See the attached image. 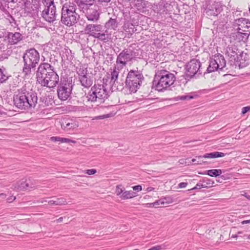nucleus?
I'll return each mask as SVG.
<instances>
[{
  "label": "nucleus",
  "instance_id": "34",
  "mask_svg": "<svg viewBox=\"0 0 250 250\" xmlns=\"http://www.w3.org/2000/svg\"><path fill=\"white\" fill-rule=\"evenodd\" d=\"M26 180L25 181H21L20 183H18L15 185L14 189L17 190H26Z\"/></svg>",
  "mask_w": 250,
  "mask_h": 250
},
{
  "label": "nucleus",
  "instance_id": "58",
  "mask_svg": "<svg viewBox=\"0 0 250 250\" xmlns=\"http://www.w3.org/2000/svg\"><path fill=\"white\" fill-rule=\"evenodd\" d=\"M248 223H250V220H244L242 222V224H246Z\"/></svg>",
  "mask_w": 250,
  "mask_h": 250
},
{
  "label": "nucleus",
  "instance_id": "46",
  "mask_svg": "<svg viewBox=\"0 0 250 250\" xmlns=\"http://www.w3.org/2000/svg\"><path fill=\"white\" fill-rule=\"evenodd\" d=\"M62 139V138L60 137H51L50 138V140L53 142H61Z\"/></svg>",
  "mask_w": 250,
  "mask_h": 250
},
{
  "label": "nucleus",
  "instance_id": "60",
  "mask_svg": "<svg viewBox=\"0 0 250 250\" xmlns=\"http://www.w3.org/2000/svg\"><path fill=\"white\" fill-rule=\"evenodd\" d=\"M0 197H2V198H5L6 197V195L3 193L0 194Z\"/></svg>",
  "mask_w": 250,
  "mask_h": 250
},
{
  "label": "nucleus",
  "instance_id": "14",
  "mask_svg": "<svg viewBox=\"0 0 250 250\" xmlns=\"http://www.w3.org/2000/svg\"><path fill=\"white\" fill-rule=\"evenodd\" d=\"M138 25V22L134 19H130L129 21L125 22L123 26V30L125 32V37L128 38L131 37L132 34L136 31L135 26Z\"/></svg>",
  "mask_w": 250,
  "mask_h": 250
},
{
  "label": "nucleus",
  "instance_id": "22",
  "mask_svg": "<svg viewBox=\"0 0 250 250\" xmlns=\"http://www.w3.org/2000/svg\"><path fill=\"white\" fill-rule=\"evenodd\" d=\"M6 38L9 43L13 45L21 41L23 38V36L19 32H11L7 33Z\"/></svg>",
  "mask_w": 250,
  "mask_h": 250
},
{
  "label": "nucleus",
  "instance_id": "6",
  "mask_svg": "<svg viewBox=\"0 0 250 250\" xmlns=\"http://www.w3.org/2000/svg\"><path fill=\"white\" fill-rule=\"evenodd\" d=\"M84 31L85 34L105 43L111 39V34L107 33V30H104V26L102 24H86Z\"/></svg>",
  "mask_w": 250,
  "mask_h": 250
},
{
  "label": "nucleus",
  "instance_id": "33",
  "mask_svg": "<svg viewBox=\"0 0 250 250\" xmlns=\"http://www.w3.org/2000/svg\"><path fill=\"white\" fill-rule=\"evenodd\" d=\"M62 58L64 60L71 62L74 58L73 55L72 54L71 50L70 49H65L62 54Z\"/></svg>",
  "mask_w": 250,
  "mask_h": 250
},
{
  "label": "nucleus",
  "instance_id": "24",
  "mask_svg": "<svg viewBox=\"0 0 250 250\" xmlns=\"http://www.w3.org/2000/svg\"><path fill=\"white\" fill-rule=\"evenodd\" d=\"M119 22L117 21L116 16H114L113 18H110L109 19L106 21L104 26V30H107V33H109V30H116L118 26Z\"/></svg>",
  "mask_w": 250,
  "mask_h": 250
},
{
  "label": "nucleus",
  "instance_id": "19",
  "mask_svg": "<svg viewBox=\"0 0 250 250\" xmlns=\"http://www.w3.org/2000/svg\"><path fill=\"white\" fill-rule=\"evenodd\" d=\"M234 28L247 29L250 30V21L244 18H240L235 19L233 22Z\"/></svg>",
  "mask_w": 250,
  "mask_h": 250
},
{
  "label": "nucleus",
  "instance_id": "38",
  "mask_svg": "<svg viewBox=\"0 0 250 250\" xmlns=\"http://www.w3.org/2000/svg\"><path fill=\"white\" fill-rule=\"evenodd\" d=\"M125 190V188L122 185H117L116 187L115 193L120 198Z\"/></svg>",
  "mask_w": 250,
  "mask_h": 250
},
{
  "label": "nucleus",
  "instance_id": "11",
  "mask_svg": "<svg viewBox=\"0 0 250 250\" xmlns=\"http://www.w3.org/2000/svg\"><path fill=\"white\" fill-rule=\"evenodd\" d=\"M226 65V61L223 55L220 53H217L210 58L207 71L208 73H211L218 70H222Z\"/></svg>",
  "mask_w": 250,
  "mask_h": 250
},
{
  "label": "nucleus",
  "instance_id": "13",
  "mask_svg": "<svg viewBox=\"0 0 250 250\" xmlns=\"http://www.w3.org/2000/svg\"><path fill=\"white\" fill-rule=\"evenodd\" d=\"M201 63L196 59H192L186 65V76L187 78L191 79L195 75L201 74L200 67Z\"/></svg>",
  "mask_w": 250,
  "mask_h": 250
},
{
  "label": "nucleus",
  "instance_id": "61",
  "mask_svg": "<svg viewBox=\"0 0 250 250\" xmlns=\"http://www.w3.org/2000/svg\"><path fill=\"white\" fill-rule=\"evenodd\" d=\"M237 237H238V235L237 234L232 235V236H231V238H237Z\"/></svg>",
  "mask_w": 250,
  "mask_h": 250
},
{
  "label": "nucleus",
  "instance_id": "12",
  "mask_svg": "<svg viewBox=\"0 0 250 250\" xmlns=\"http://www.w3.org/2000/svg\"><path fill=\"white\" fill-rule=\"evenodd\" d=\"M28 91L24 88L19 89L14 97L15 105L21 109H27V106L30 105L29 103L26 101Z\"/></svg>",
  "mask_w": 250,
  "mask_h": 250
},
{
  "label": "nucleus",
  "instance_id": "9",
  "mask_svg": "<svg viewBox=\"0 0 250 250\" xmlns=\"http://www.w3.org/2000/svg\"><path fill=\"white\" fill-rule=\"evenodd\" d=\"M137 56L136 53L130 49H125L117 56L116 63V68H123L127 62L135 59Z\"/></svg>",
  "mask_w": 250,
  "mask_h": 250
},
{
  "label": "nucleus",
  "instance_id": "36",
  "mask_svg": "<svg viewBox=\"0 0 250 250\" xmlns=\"http://www.w3.org/2000/svg\"><path fill=\"white\" fill-rule=\"evenodd\" d=\"M147 205V207H158L159 205H164V199H162V198L157 200L156 201L152 203H148Z\"/></svg>",
  "mask_w": 250,
  "mask_h": 250
},
{
  "label": "nucleus",
  "instance_id": "16",
  "mask_svg": "<svg viewBox=\"0 0 250 250\" xmlns=\"http://www.w3.org/2000/svg\"><path fill=\"white\" fill-rule=\"evenodd\" d=\"M39 11V7L37 5H34L30 1L25 2L24 8V14L25 16L35 18L38 16Z\"/></svg>",
  "mask_w": 250,
  "mask_h": 250
},
{
  "label": "nucleus",
  "instance_id": "52",
  "mask_svg": "<svg viewBox=\"0 0 250 250\" xmlns=\"http://www.w3.org/2000/svg\"><path fill=\"white\" fill-rule=\"evenodd\" d=\"M236 30V32H243V33H246L247 32L249 35H250V31H246L247 29H238V28H235Z\"/></svg>",
  "mask_w": 250,
  "mask_h": 250
},
{
  "label": "nucleus",
  "instance_id": "49",
  "mask_svg": "<svg viewBox=\"0 0 250 250\" xmlns=\"http://www.w3.org/2000/svg\"><path fill=\"white\" fill-rule=\"evenodd\" d=\"M250 110V106L244 107L242 109V114H245L247 112Z\"/></svg>",
  "mask_w": 250,
  "mask_h": 250
},
{
  "label": "nucleus",
  "instance_id": "40",
  "mask_svg": "<svg viewBox=\"0 0 250 250\" xmlns=\"http://www.w3.org/2000/svg\"><path fill=\"white\" fill-rule=\"evenodd\" d=\"M167 246L166 243H164L160 245H157L154 246L150 249H149L148 250H165Z\"/></svg>",
  "mask_w": 250,
  "mask_h": 250
},
{
  "label": "nucleus",
  "instance_id": "7",
  "mask_svg": "<svg viewBox=\"0 0 250 250\" xmlns=\"http://www.w3.org/2000/svg\"><path fill=\"white\" fill-rule=\"evenodd\" d=\"M106 84L95 83L91 87L86 96L88 102L92 103H104L108 97V92L106 88Z\"/></svg>",
  "mask_w": 250,
  "mask_h": 250
},
{
  "label": "nucleus",
  "instance_id": "56",
  "mask_svg": "<svg viewBox=\"0 0 250 250\" xmlns=\"http://www.w3.org/2000/svg\"><path fill=\"white\" fill-rule=\"evenodd\" d=\"M48 204L52 206V205H55V201L54 200H50L48 202Z\"/></svg>",
  "mask_w": 250,
  "mask_h": 250
},
{
  "label": "nucleus",
  "instance_id": "55",
  "mask_svg": "<svg viewBox=\"0 0 250 250\" xmlns=\"http://www.w3.org/2000/svg\"><path fill=\"white\" fill-rule=\"evenodd\" d=\"M154 189V188H152V187H148L146 189V191L147 192H150L151 191H152Z\"/></svg>",
  "mask_w": 250,
  "mask_h": 250
},
{
  "label": "nucleus",
  "instance_id": "39",
  "mask_svg": "<svg viewBox=\"0 0 250 250\" xmlns=\"http://www.w3.org/2000/svg\"><path fill=\"white\" fill-rule=\"evenodd\" d=\"M55 205L56 206H62L67 204V201L65 199L63 198H57L55 201Z\"/></svg>",
  "mask_w": 250,
  "mask_h": 250
},
{
  "label": "nucleus",
  "instance_id": "30",
  "mask_svg": "<svg viewBox=\"0 0 250 250\" xmlns=\"http://www.w3.org/2000/svg\"><path fill=\"white\" fill-rule=\"evenodd\" d=\"M137 196V194L136 192L130 190H125L123 192V193L122 194V196L120 197L121 200H127L133 197H135Z\"/></svg>",
  "mask_w": 250,
  "mask_h": 250
},
{
  "label": "nucleus",
  "instance_id": "54",
  "mask_svg": "<svg viewBox=\"0 0 250 250\" xmlns=\"http://www.w3.org/2000/svg\"><path fill=\"white\" fill-rule=\"evenodd\" d=\"M16 199V197L15 196H12L11 197H8L7 199V201L8 203H11L13 201H14Z\"/></svg>",
  "mask_w": 250,
  "mask_h": 250
},
{
  "label": "nucleus",
  "instance_id": "4",
  "mask_svg": "<svg viewBox=\"0 0 250 250\" xmlns=\"http://www.w3.org/2000/svg\"><path fill=\"white\" fill-rule=\"evenodd\" d=\"M22 73L24 76H30L32 69H35L40 61V54L35 48L27 50L23 54Z\"/></svg>",
  "mask_w": 250,
  "mask_h": 250
},
{
  "label": "nucleus",
  "instance_id": "35",
  "mask_svg": "<svg viewBox=\"0 0 250 250\" xmlns=\"http://www.w3.org/2000/svg\"><path fill=\"white\" fill-rule=\"evenodd\" d=\"M202 182L203 183V185H205V188H208V187H212L213 185L214 184L213 181L208 178H204L202 180Z\"/></svg>",
  "mask_w": 250,
  "mask_h": 250
},
{
  "label": "nucleus",
  "instance_id": "31",
  "mask_svg": "<svg viewBox=\"0 0 250 250\" xmlns=\"http://www.w3.org/2000/svg\"><path fill=\"white\" fill-rule=\"evenodd\" d=\"M222 173V171L220 169H213L208 170L205 172L204 174H207L211 177H217Z\"/></svg>",
  "mask_w": 250,
  "mask_h": 250
},
{
  "label": "nucleus",
  "instance_id": "25",
  "mask_svg": "<svg viewBox=\"0 0 250 250\" xmlns=\"http://www.w3.org/2000/svg\"><path fill=\"white\" fill-rule=\"evenodd\" d=\"M28 95H27V98L26 101H27V102H28L30 104L29 106H27L26 107H27V109L34 108L37 103L38 101V97L37 93L33 91H28Z\"/></svg>",
  "mask_w": 250,
  "mask_h": 250
},
{
  "label": "nucleus",
  "instance_id": "2",
  "mask_svg": "<svg viewBox=\"0 0 250 250\" xmlns=\"http://www.w3.org/2000/svg\"><path fill=\"white\" fill-rule=\"evenodd\" d=\"M176 80L174 75L166 70H158L152 82V87L163 91L172 85Z\"/></svg>",
  "mask_w": 250,
  "mask_h": 250
},
{
  "label": "nucleus",
  "instance_id": "1",
  "mask_svg": "<svg viewBox=\"0 0 250 250\" xmlns=\"http://www.w3.org/2000/svg\"><path fill=\"white\" fill-rule=\"evenodd\" d=\"M37 82L42 86L54 88L59 82V77L54 66L48 63L42 62L39 65L36 72Z\"/></svg>",
  "mask_w": 250,
  "mask_h": 250
},
{
  "label": "nucleus",
  "instance_id": "50",
  "mask_svg": "<svg viewBox=\"0 0 250 250\" xmlns=\"http://www.w3.org/2000/svg\"><path fill=\"white\" fill-rule=\"evenodd\" d=\"M132 188L134 190L140 191L142 190V188L141 185H137L132 187Z\"/></svg>",
  "mask_w": 250,
  "mask_h": 250
},
{
  "label": "nucleus",
  "instance_id": "32",
  "mask_svg": "<svg viewBox=\"0 0 250 250\" xmlns=\"http://www.w3.org/2000/svg\"><path fill=\"white\" fill-rule=\"evenodd\" d=\"M238 60L240 62L241 64L244 63L243 66H246L248 64L249 56L247 53L242 52L239 55Z\"/></svg>",
  "mask_w": 250,
  "mask_h": 250
},
{
  "label": "nucleus",
  "instance_id": "10",
  "mask_svg": "<svg viewBox=\"0 0 250 250\" xmlns=\"http://www.w3.org/2000/svg\"><path fill=\"white\" fill-rule=\"evenodd\" d=\"M73 84L72 81L61 80L57 87L58 98L62 101H65L71 96Z\"/></svg>",
  "mask_w": 250,
  "mask_h": 250
},
{
  "label": "nucleus",
  "instance_id": "45",
  "mask_svg": "<svg viewBox=\"0 0 250 250\" xmlns=\"http://www.w3.org/2000/svg\"><path fill=\"white\" fill-rule=\"evenodd\" d=\"M7 19L8 20L10 23H16V21H15V19L10 14H8Z\"/></svg>",
  "mask_w": 250,
  "mask_h": 250
},
{
  "label": "nucleus",
  "instance_id": "42",
  "mask_svg": "<svg viewBox=\"0 0 250 250\" xmlns=\"http://www.w3.org/2000/svg\"><path fill=\"white\" fill-rule=\"evenodd\" d=\"M164 199V204H170L173 202V199L170 196H166L162 198Z\"/></svg>",
  "mask_w": 250,
  "mask_h": 250
},
{
  "label": "nucleus",
  "instance_id": "21",
  "mask_svg": "<svg viewBox=\"0 0 250 250\" xmlns=\"http://www.w3.org/2000/svg\"><path fill=\"white\" fill-rule=\"evenodd\" d=\"M225 156V154L221 152H218V151H215L211 153H206L203 156H196V158H197V165H202L203 163H206V162H204L202 159V158H208V159H212V158H216L218 157H223Z\"/></svg>",
  "mask_w": 250,
  "mask_h": 250
},
{
  "label": "nucleus",
  "instance_id": "62",
  "mask_svg": "<svg viewBox=\"0 0 250 250\" xmlns=\"http://www.w3.org/2000/svg\"><path fill=\"white\" fill-rule=\"evenodd\" d=\"M2 110H1V108L0 107V115H1V114H2Z\"/></svg>",
  "mask_w": 250,
  "mask_h": 250
},
{
  "label": "nucleus",
  "instance_id": "59",
  "mask_svg": "<svg viewBox=\"0 0 250 250\" xmlns=\"http://www.w3.org/2000/svg\"><path fill=\"white\" fill-rule=\"evenodd\" d=\"M192 162L194 163L195 164H196V163H197V158H196L192 159Z\"/></svg>",
  "mask_w": 250,
  "mask_h": 250
},
{
  "label": "nucleus",
  "instance_id": "51",
  "mask_svg": "<svg viewBox=\"0 0 250 250\" xmlns=\"http://www.w3.org/2000/svg\"><path fill=\"white\" fill-rule=\"evenodd\" d=\"M40 0H32L31 3H33L34 5H37V7H40Z\"/></svg>",
  "mask_w": 250,
  "mask_h": 250
},
{
  "label": "nucleus",
  "instance_id": "3",
  "mask_svg": "<svg viewBox=\"0 0 250 250\" xmlns=\"http://www.w3.org/2000/svg\"><path fill=\"white\" fill-rule=\"evenodd\" d=\"M76 4L70 1L66 2L64 3L62 8L61 22L70 27L74 25L79 18V15L76 13Z\"/></svg>",
  "mask_w": 250,
  "mask_h": 250
},
{
  "label": "nucleus",
  "instance_id": "5",
  "mask_svg": "<svg viewBox=\"0 0 250 250\" xmlns=\"http://www.w3.org/2000/svg\"><path fill=\"white\" fill-rule=\"evenodd\" d=\"M144 80V76L141 71L137 70H130L129 71L126 77L125 82V89L128 90L129 94L135 93L141 86Z\"/></svg>",
  "mask_w": 250,
  "mask_h": 250
},
{
  "label": "nucleus",
  "instance_id": "47",
  "mask_svg": "<svg viewBox=\"0 0 250 250\" xmlns=\"http://www.w3.org/2000/svg\"><path fill=\"white\" fill-rule=\"evenodd\" d=\"M96 172V170L95 169H87L86 170L85 173L88 175H93Z\"/></svg>",
  "mask_w": 250,
  "mask_h": 250
},
{
  "label": "nucleus",
  "instance_id": "28",
  "mask_svg": "<svg viewBox=\"0 0 250 250\" xmlns=\"http://www.w3.org/2000/svg\"><path fill=\"white\" fill-rule=\"evenodd\" d=\"M78 81L81 85L85 88H89L93 83L92 78L89 74L79 78Z\"/></svg>",
  "mask_w": 250,
  "mask_h": 250
},
{
  "label": "nucleus",
  "instance_id": "53",
  "mask_svg": "<svg viewBox=\"0 0 250 250\" xmlns=\"http://www.w3.org/2000/svg\"><path fill=\"white\" fill-rule=\"evenodd\" d=\"M188 185V183H185V182H182V183H180L179 184V188H185L187 187Z\"/></svg>",
  "mask_w": 250,
  "mask_h": 250
},
{
  "label": "nucleus",
  "instance_id": "29",
  "mask_svg": "<svg viewBox=\"0 0 250 250\" xmlns=\"http://www.w3.org/2000/svg\"><path fill=\"white\" fill-rule=\"evenodd\" d=\"M76 73L78 75V78L88 74L87 68L85 65L80 64L76 68Z\"/></svg>",
  "mask_w": 250,
  "mask_h": 250
},
{
  "label": "nucleus",
  "instance_id": "15",
  "mask_svg": "<svg viewBox=\"0 0 250 250\" xmlns=\"http://www.w3.org/2000/svg\"><path fill=\"white\" fill-rule=\"evenodd\" d=\"M90 7H89L84 10V11L82 12L84 13V16L88 21L96 22L100 19V12L96 8Z\"/></svg>",
  "mask_w": 250,
  "mask_h": 250
},
{
  "label": "nucleus",
  "instance_id": "44",
  "mask_svg": "<svg viewBox=\"0 0 250 250\" xmlns=\"http://www.w3.org/2000/svg\"><path fill=\"white\" fill-rule=\"evenodd\" d=\"M178 99L181 100H190L193 98V97L190 95L180 96L177 97Z\"/></svg>",
  "mask_w": 250,
  "mask_h": 250
},
{
  "label": "nucleus",
  "instance_id": "57",
  "mask_svg": "<svg viewBox=\"0 0 250 250\" xmlns=\"http://www.w3.org/2000/svg\"><path fill=\"white\" fill-rule=\"evenodd\" d=\"M62 220H63V217H60L59 219H57L56 222L57 223H61L62 221Z\"/></svg>",
  "mask_w": 250,
  "mask_h": 250
},
{
  "label": "nucleus",
  "instance_id": "8",
  "mask_svg": "<svg viewBox=\"0 0 250 250\" xmlns=\"http://www.w3.org/2000/svg\"><path fill=\"white\" fill-rule=\"evenodd\" d=\"M54 0H42L45 7L42 11V16L43 18L49 22H52L56 19V8Z\"/></svg>",
  "mask_w": 250,
  "mask_h": 250
},
{
  "label": "nucleus",
  "instance_id": "20",
  "mask_svg": "<svg viewBox=\"0 0 250 250\" xmlns=\"http://www.w3.org/2000/svg\"><path fill=\"white\" fill-rule=\"evenodd\" d=\"M61 127L65 131H69L78 127V124L73 119H63L61 121Z\"/></svg>",
  "mask_w": 250,
  "mask_h": 250
},
{
  "label": "nucleus",
  "instance_id": "63",
  "mask_svg": "<svg viewBox=\"0 0 250 250\" xmlns=\"http://www.w3.org/2000/svg\"><path fill=\"white\" fill-rule=\"evenodd\" d=\"M247 238H248V239H250V234H249V235H248Z\"/></svg>",
  "mask_w": 250,
  "mask_h": 250
},
{
  "label": "nucleus",
  "instance_id": "23",
  "mask_svg": "<svg viewBox=\"0 0 250 250\" xmlns=\"http://www.w3.org/2000/svg\"><path fill=\"white\" fill-rule=\"evenodd\" d=\"M238 49L234 45H229L226 49L225 54L229 57L232 61H238L239 57L238 56Z\"/></svg>",
  "mask_w": 250,
  "mask_h": 250
},
{
  "label": "nucleus",
  "instance_id": "64",
  "mask_svg": "<svg viewBox=\"0 0 250 250\" xmlns=\"http://www.w3.org/2000/svg\"><path fill=\"white\" fill-rule=\"evenodd\" d=\"M44 202H46V201H41V203H44Z\"/></svg>",
  "mask_w": 250,
  "mask_h": 250
},
{
  "label": "nucleus",
  "instance_id": "27",
  "mask_svg": "<svg viewBox=\"0 0 250 250\" xmlns=\"http://www.w3.org/2000/svg\"><path fill=\"white\" fill-rule=\"evenodd\" d=\"M81 11H84L86 8L93 4L94 0H73Z\"/></svg>",
  "mask_w": 250,
  "mask_h": 250
},
{
  "label": "nucleus",
  "instance_id": "43",
  "mask_svg": "<svg viewBox=\"0 0 250 250\" xmlns=\"http://www.w3.org/2000/svg\"><path fill=\"white\" fill-rule=\"evenodd\" d=\"M205 185H203V183L202 182V180H200L199 183H198L196 186L192 188L191 189L194 190L196 189H200L201 188H205Z\"/></svg>",
  "mask_w": 250,
  "mask_h": 250
},
{
  "label": "nucleus",
  "instance_id": "18",
  "mask_svg": "<svg viewBox=\"0 0 250 250\" xmlns=\"http://www.w3.org/2000/svg\"><path fill=\"white\" fill-rule=\"evenodd\" d=\"M222 7L220 3L214 2L212 4L208 5L206 9V13L208 16H217L222 11Z\"/></svg>",
  "mask_w": 250,
  "mask_h": 250
},
{
  "label": "nucleus",
  "instance_id": "41",
  "mask_svg": "<svg viewBox=\"0 0 250 250\" xmlns=\"http://www.w3.org/2000/svg\"><path fill=\"white\" fill-rule=\"evenodd\" d=\"M8 79V76L4 73V71L0 68V83H2Z\"/></svg>",
  "mask_w": 250,
  "mask_h": 250
},
{
  "label": "nucleus",
  "instance_id": "37",
  "mask_svg": "<svg viewBox=\"0 0 250 250\" xmlns=\"http://www.w3.org/2000/svg\"><path fill=\"white\" fill-rule=\"evenodd\" d=\"M26 190L33 188L35 187V182L30 179L26 180Z\"/></svg>",
  "mask_w": 250,
  "mask_h": 250
},
{
  "label": "nucleus",
  "instance_id": "26",
  "mask_svg": "<svg viewBox=\"0 0 250 250\" xmlns=\"http://www.w3.org/2000/svg\"><path fill=\"white\" fill-rule=\"evenodd\" d=\"M250 35H249L247 32H236L231 34V38L237 42H242L245 43L248 41Z\"/></svg>",
  "mask_w": 250,
  "mask_h": 250
},
{
  "label": "nucleus",
  "instance_id": "48",
  "mask_svg": "<svg viewBox=\"0 0 250 250\" xmlns=\"http://www.w3.org/2000/svg\"><path fill=\"white\" fill-rule=\"evenodd\" d=\"M70 142L75 143V141L71 140L68 138H62V139L61 140V143H69Z\"/></svg>",
  "mask_w": 250,
  "mask_h": 250
},
{
  "label": "nucleus",
  "instance_id": "17",
  "mask_svg": "<svg viewBox=\"0 0 250 250\" xmlns=\"http://www.w3.org/2000/svg\"><path fill=\"white\" fill-rule=\"evenodd\" d=\"M122 68H116V65L114 66L113 70L111 72V79L110 83L112 84V87H116V89L118 91H122L125 88L124 87V83H122L121 84L117 85L118 82L117 81L119 73L120 70Z\"/></svg>",
  "mask_w": 250,
  "mask_h": 250
}]
</instances>
